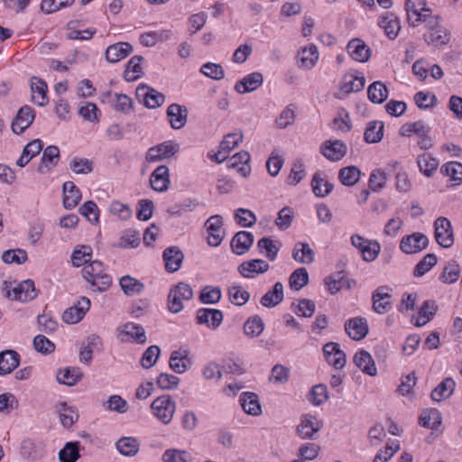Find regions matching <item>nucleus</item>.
I'll use <instances>...</instances> for the list:
<instances>
[{
    "mask_svg": "<svg viewBox=\"0 0 462 462\" xmlns=\"http://www.w3.org/2000/svg\"><path fill=\"white\" fill-rule=\"evenodd\" d=\"M194 291L191 286L186 282H180L173 285L168 295V309L171 313L177 314L184 309L183 301L190 300Z\"/></svg>",
    "mask_w": 462,
    "mask_h": 462,
    "instance_id": "nucleus-3",
    "label": "nucleus"
},
{
    "mask_svg": "<svg viewBox=\"0 0 462 462\" xmlns=\"http://www.w3.org/2000/svg\"><path fill=\"white\" fill-rule=\"evenodd\" d=\"M361 171L356 166L342 168L338 172V179L345 186H354L360 179Z\"/></svg>",
    "mask_w": 462,
    "mask_h": 462,
    "instance_id": "nucleus-52",
    "label": "nucleus"
},
{
    "mask_svg": "<svg viewBox=\"0 0 462 462\" xmlns=\"http://www.w3.org/2000/svg\"><path fill=\"white\" fill-rule=\"evenodd\" d=\"M92 249L88 245H79L75 248L71 255V261L74 266L79 267L88 264L91 260Z\"/></svg>",
    "mask_w": 462,
    "mask_h": 462,
    "instance_id": "nucleus-55",
    "label": "nucleus"
},
{
    "mask_svg": "<svg viewBox=\"0 0 462 462\" xmlns=\"http://www.w3.org/2000/svg\"><path fill=\"white\" fill-rule=\"evenodd\" d=\"M419 420L420 426L432 430H438L441 424L440 412L436 409L424 411Z\"/></svg>",
    "mask_w": 462,
    "mask_h": 462,
    "instance_id": "nucleus-50",
    "label": "nucleus"
},
{
    "mask_svg": "<svg viewBox=\"0 0 462 462\" xmlns=\"http://www.w3.org/2000/svg\"><path fill=\"white\" fill-rule=\"evenodd\" d=\"M460 274V266L455 261L448 263L440 275V280L445 283L456 282Z\"/></svg>",
    "mask_w": 462,
    "mask_h": 462,
    "instance_id": "nucleus-64",
    "label": "nucleus"
},
{
    "mask_svg": "<svg viewBox=\"0 0 462 462\" xmlns=\"http://www.w3.org/2000/svg\"><path fill=\"white\" fill-rule=\"evenodd\" d=\"M119 285L127 296L140 294L144 290L143 283L130 275L121 277Z\"/></svg>",
    "mask_w": 462,
    "mask_h": 462,
    "instance_id": "nucleus-43",
    "label": "nucleus"
},
{
    "mask_svg": "<svg viewBox=\"0 0 462 462\" xmlns=\"http://www.w3.org/2000/svg\"><path fill=\"white\" fill-rule=\"evenodd\" d=\"M136 97L150 109L161 106L165 101V96L146 85H140L136 89Z\"/></svg>",
    "mask_w": 462,
    "mask_h": 462,
    "instance_id": "nucleus-11",
    "label": "nucleus"
},
{
    "mask_svg": "<svg viewBox=\"0 0 462 462\" xmlns=\"http://www.w3.org/2000/svg\"><path fill=\"white\" fill-rule=\"evenodd\" d=\"M270 268L268 263L262 259H253L243 262L237 268L238 273L245 278H253L254 274L266 273Z\"/></svg>",
    "mask_w": 462,
    "mask_h": 462,
    "instance_id": "nucleus-22",
    "label": "nucleus"
},
{
    "mask_svg": "<svg viewBox=\"0 0 462 462\" xmlns=\"http://www.w3.org/2000/svg\"><path fill=\"white\" fill-rule=\"evenodd\" d=\"M438 263V258L435 254H426L415 266L413 275L415 277L423 276Z\"/></svg>",
    "mask_w": 462,
    "mask_h": 462,
    "instance_id": "nucleus-60",
    "label": "nucleus"
},
{
    "mask_svg": "<svg viewBox=\"0 0 462 462\" xmlns=\"http://www.w3.org/2000/svg\"><path fill=\"white\" fill-rule=\"evenodd\" d=\"M83 377V373L79 367H67L60 369L57 374V380L60 383L73 386Z\"/></svg>",
    "mask_w": 462,
    "mask_h": 462,
    "instance_id": "nucleus-38",
    "label": "nucleus"
},
{
    "mask_svg": "<svg viewBox=\"0 0 462 462\" xmlns=\"http://www.w3.org/2000/svg\"><path fill=\"white\" fill-rule=\"evenodd\" d=\"M254 243V236L251 232L239 231L231 240V248L234 254L243 255L249 251Z\"/></svg>",
    "mask_w": 462,
    "mask_h": 462,
    "instance_id": "nucleus-24",
    "label": "nucleus"
},
{
    "mask_svg": "<svg viewBox=\"0 0 462 462\" xmlns=\"http://www.w3.org/2000/svg\"><path fill=\"white\" fill-rule=\"evenodd\" d=\"M417 163L420 171H422L427 177H430L439 166V161L436 158L431 157L430 154L418 156Z\"/></svg>",
    "mask_w": 462,
    "mask_h": 462,
    "instance_id": "nucleus-59",
    "label": "nucleus"
},
{
    "mask_svg": "<svg viewBox=\"0 0 462 462\" xmlns=\"http://www.w3.org/2000/svg\"><path fill=\"white\" fill-rule=\"evenodd\" d=\"M31 89L33 102L39 106H44L48 103L46 82L38 77H32Z\"/></svg>",
    "mask_w": 462,
    "mask_h": 462,
    "instance_id": "nucleus-32",
    "label": "nucleus"
},
{
    "mask_svg": "<svg viewBox=\"0 0 462 462\" xmlns=\"http://www.w3.org/2000/svg\"><path fill=\"white\" fill-rule=\"evenodd\" d=\"M437 310L438 306L436 305V302L434 300H425L419 310L418 317L416 318L414 325L416 327H422L426 325L433 319Z\"/></svg>",
    "mask_w": 462,
    "mask_h": 462,
    "instance_id": "nucleus-36",
    "label": "nucleus"
},
{
    "mask_svg": "<svg viewBox=\"0 0 462 462\" xmlns=\"http://www.w3.org/2000/svg\"><path fill=\"white\" fill-rule=\"evenodd\" d=\"M250 154L245 151H241L236 153L227 161L229 168L236 169L237 171L243 176L247 177L251 172L249 165Z\"/></svg>",
    "mask_w": 462,
    "mask_h": 462,
    "instance_id": "nucleus-29",
    "label": "nucleus"
},
{
    "mask_svg": "<svg viewBox=\"0 0 462 462\" xmlns=\"http://www.w3.org/2000/svg\"><path fill=\"white\" fill-rule=\"evenodd\" d=\"M240 403L244 411L249 415L258 416L262 413L259 397L254 393H243L240 396Z\"/></svg>",
    "mask_w": 462,
    "mask_h": 462,
    "instance_id": "nucleus-30",
    "label": "nucleus"
},
{
    "mask_svg": "<svg viewBox=\"0 0 462 462\" xmlns=\"http://www.w3.org/2000/svg\"><path fill=\"white\" fill-rule=\"evenodd\" d=\"M311 187L313 193L319 198H324L327 195H328L332 189H333V184L325 181L323 178H321L319 172H316L313 175L312 180H311Z\"/></svg>",
    "mask_w": 462,
    "mask_h": 462,
    "instance_id": "nucleus-53",
    "label": "nucleus"
},
{
    "mask_svg": "<svg viewBox=\"0 0 462 462\" xmlns=\"http://www.w3.org/2000/svg\"><path fill=\"white\" fill-rule=\"evenodd\" d=\"M150 184L155 191H166L170 184L169 168L166 165L158 166L150 176Z\"/></svg>",
    "mask_w": 462,
    "mask_h": 462,
    "instance_id": "nucleus-21",
    "label": "nucleus"
},
{
    "mask_svg": "<svg viewBox=\"0 0 462 462\" xmlns=\"http://www.w3.org/2000/svg\"><path fill=\"white\" fill-rule=\"evenodd\" d=\"M378 24L384 30L385 34L391 40L395 39L401 30L399 18L393 13H386L381 16Z\"/></svg>",
    "mask_w": 462,
    "mask_h": 462,
    "instance_id": "nucleus-27",
    "label": "nucleus"
},
{
    "mask_svg": "<svg viewBox=\"0 0 462 462\" xmlns=\"http://www.w3.org/2000/svg\"><path fill=\"white\" fill-rule=\"evenodd\" d=\"M79 441L67 442L59 452L60 462H76L79 457Z\"/></svg>",
    "mask_w": 462,
    "mask_h": 462,
    "instance_id": "nucleus-47",
    "label": "nucleus"
},
{
    "mask_svg": "<svg viewBox=\"0 0 462 462\" xmlns=\"http://www.w3.org/2000/svg\"><path fill=\"white\" fill-rule=\"evenodd\" d=\"M368 98L374 104H383L388 97V89L381 81L372 83L367 89Z\"/></svg>",
    "mask_w": 462,
    "mask_h": 462,
    "instance_id": "nucleus-46",
    "label": "nucleus"
},
{
    "mask_svg": "<svg viewBox=\"0 0 462 462\" xmlns=\"http://www.w3.org/2000/svg\"><path fill=\"white\" fill-rule=\"evenodd\" d=\"M405 10L409 23L416 27L420 23H424L427 18H431V9L426 7L425 0H406Z\"/></svg>",
    "mask_w": 462,
    "mask_h": 462,
    "instance_id": "nucleus-5",
    "label": "nucleus"
},
{
    "mask_svg": "<svg viewBox=\"0 0 462 462\" xmlns=\"http://www.w3.org/2000/svg\"><path fill=\"white\" fill-rule=\"evenodd\" d=\"M393 289L379 286L372 294L373 310L378 314H384L392 309Z\"/></svg>",
    "mask_w": 462,
    "mask_h": 462,
    "instance_id": "nucleus-9",
    "label": "nucleus"
},
{
    "mask_svg": "<svg viewBox=\"0 0 462 462\" xmlns=\"http://www.w3.org/2000/svg\"><path fill=\"white\" fill-rule=\"evenodd\" d=\"M79 212L92 224H97L99 221V209L92 200H88L81 205Z\"/></svg>",
    "mask_w": 462,
    "mask_h": 462,
    "instance_id": "nucleus-63",
    "label": "nucleus"
},
{
    "mask_svg": "<svg viewBox=\"0 0 462 462\" xmlns=\"http://www.w3.org/2000/svg\"><path fill=\"white\" fill-rule=\"evenodd\" d=\"M299 66L303 69H312L318 60H319V52L318 48L314 44H310L309 47L302 48L299 53Z\"/></svg>",
    "mask_w": 462,
    "mask_h": 462,
    "instance_id": "nucleus-35",
    "label": "nucleus"
},
{
    "mask_svg": "<svg viewBox=\"0 0 462 462\" xmlns=\"http://www.w3.org/2000/svg\"><path fill=\"white\" fill-rule=\"evenodd\" d=\"M435 239L437 243L444 247L449 248L454 244V236L451 224L446 217H438L434 222Z\"/></svg>",
    "mask_w": 462,
    "mask_h": 462,
    "instance_id": "nucleus-8",
    "label": "nucleus"
},
{
    "mask_svg": "<svg viewBox=\"0 0 462 462\" xmlns=\"http://www.w3.org/2000/svg\"><path fill=\"white\" fill-rule=\"evenodd\" d=\"M57 412L60 415V423L66 427H71L78 420L79 415L75 409L68 406L66 402H60L56 406Z\"/></svg>",
    "mask_w": 462,
    "mask_h": 462,
    "instance_id": "nucleus-44",
    "label": "nucleus"
},
{
    "mask_svg": "<svg viewBox=\"0 0 462 462\" xmlns=\"http://www.w3.org/2000/svg\"><path fill=\"white\" fill-rule=\"evenodd\" d=\"M428 245V237L422 233L416 232L402 238L400 249L405 254H411L421 252Z\"/></svg>",
    "mask_w": 462,
    "mask_h": 462,
    "instance_id": "nucleus-10",
    "label": "nucleus"
},
{
    "mask_svg": "<svg viewBox=\"0 0 462 462\" xmlns=\"http://www.w3.org/2000/svg\"><path fill=\"white\" fill-rule=\"evenodd\" d=\"M143 60V57L139 55H135L131 58V60L127 62L126 69L124 71V79L127 81H134L142 73L141 62Z\"/></svg>",
    "mask_w": 462,
    "mask_h": 462,
    "instance_id": "nucleus-51",
    "label": "nucleus"
},
{
    "mask_svg": "<svg viewBox=\"0 0 462 462\" xmlns=\"http://www.w3.org/2000/svg\"><path fill=\"white\" fill-rule=\"evenodd\" d=\"M284 298L283 285L282 282H277L262 298L261 304L265 308H273L280 304Z\"/></svg>",
    "mask_w": 462,
    "mask_h": 462,
    "instance_id": "nucleus-34",
    "label": "nucleus"
},
{
    "mask_svg": "<svg viewBox=\"0 0 462 462\" xmlns=\"http://www.w3.org/2000/svg\"><path fill=\"white\" fill-rule=\"evenodd\" d=\"M14 282L5 281L2 286L4 296L9 300H15L21 302H28L37 297V292L32 280H25L15 286Z\"/></svg>",
    "mask_w": 462,
    "mask_h": 462,
    "instance_id": "nucleus-2",
    "label": "nucleus"
},
{
    "mask_svg": "<svg viewBox=\"0 0 462 462\" xmlns=\"http://www.w3.org/2000/svg\"><path fill=\"white\" fill-rule=\"evenodd\" d=\"M166 114L173 129H181L187 123L188 109L184 106L171 104L168 106Z\"/></svg>",
    "mask_w": 462,
    "mask_h": 462,
    "instance_id": "nucleus-23",
    "label": "nucleus"
},
{
    "mask_svg": "<svg viewBox=\"0 0 462 462\" xmlns=\"http://www.w3.org/2000/svg\"><path fill=\"white\" fill-rule=\"evenodd\" d=\"M180 151V145L172 141L163 142L151 147L145 156L148 162H156L171 159Z\"/></svg>",
    "mask_w": 462,
    "mask_h": 462,
    "instance_id": "nucleus-6",
    "label": "nucleus"
},
{
    "mask_svg": "<svg viewBox=\"0 0 462 462\" xmlns=\"http://www.w3.org/2000/svg\"><path fill=\"white\" fill-rule=\"evenodd\" d=\"M134 51L129 42H117L108 46L106 50V59L111 63H116L130 55Z\"/></svg>",
    "mask_w": 462,
    "mask_h": 462,
    "instance_id": "nucleus-25",
    "label": "nucleus"
},
{
    "mask_svg": "<svg viewBox=\"0 0 462 462\" xmlns=\"http://www.w3.org/2000/svg\"><path fill=\"white\" fill-rule=\"evenodd\" d=\"M347 147L345 143L339 140L326 141L320 147V152L328 160L337 162L341 160L346 153Z\"/></svg>",
    "mask_w": 462,
    "mask_h": 462,
    "instance_id": "nucleus-16",
    "label": "nucleus"
},
{
    "mask_svg": "<svg viewBox=\"0 0 462 462\" xmlns=\"http://www.w3.org/2000/svg\"><path fill=\"white\" fill-rule=\"evenodd\" d=\"M118 452L126 457H132L138 453L140 445L136 439L122 437L116 443Z\"/></svg>",
    "mask_w": 462,
    "mask_h": 462,
    "instance_id": "nucleus-45",
    "label": "nucleus"
},
{
    "mask_svg": "<svg viewBox=\"0 0 462 462\" xmlns=\"http://www.w3.org/2000/svg\"><path fill=\"white\" fill-rule=\"evenodd\" d=\"M223 318L222 311L217 309H199L196 315L198 324H206L213 329L221 325Z\"/></svg>",
    "mask_w": 462,
    "mask_h": 462,
    "instance_id": "nucleus-20",
    "label": "nucleus"
},
{
    "mask_svg": "<svg viewBox=\"0 0 462 462\" xmlns=\"http://www.w3.org/2000/svg\"><path fill=\"white\" fill-rule=\"evenodd\" d=\"M263 329L264 323L262 318L258 315L249 318L244 325L245 334L250 337H256L260 336Z\"/></svg>",
    "mask_w": 462,
    "mask_h": 462,
    "instance_id": "nucleus-54",
    "label": "nucleus"
},
{
    "mask_svg": "<svg viewBox=\"0 0 462 462\" xmlns=\"http://www.w3.org/2000/svg\"><path fill=\"white\" fill-rule=\"evenodd\" d=\"M345 330L350 338L359 341L366 337L369 328L365 318L356 317L346 321Z\"/></svg>",
    "mask_w": 462,
    "mask_h": 462,
    "instance_id": "nucleus-14",
    "label": "nucleus"
},
{
    "mask_svg": "<svg viewBox=\"0 0 462 462\" xmlns=\"http://www.w3.org/2000/svg\"><path fill=\"white\" fill-rule=\"evenodd\" d=\"M223 226L222 217L219 215H214L210 217L205 223V226L208 233V243L211 246H218L223 236H221V229Z\"/></svg>",
    "mask_w": 462,
    "mask_h": 462,
    "instance_id": "nucleus-18",
    "label": "nucleus"
},
{
    "mask_svg": "<svg viewBox=\"0 0 462 462\" xmlns=\"http://www.w3.org/2000/svg\"><path fill=\"white\" fill-rule=\"evenodd\" d=\"M346 51L349 56L358 62H366L372 53L371 49L359 38L352 39L346 45Z\"/></svg>",
    "mask_w": 462,
    "mask_h": 462,
    "instance_id": "nucleus-17",
    "label": "nucleus"
},
{
    "mask_svg": "<svg viewBox=\"0 0 462 462\" xmlns=\"http://www.w3.org/2000/svg\"><path fill=\"white\" fill-rule=\"evenodd\" d=\"M351 244L353 246L359 249L363 255V260L365 262H373L375 260L381 250L378 242L365 240L359 235H353L351 236Z\"/></svg>",
    "mask_w": 462,
    "mask_h": 462,
    "instance_id": "nucleus-7",
    "label": "nucleus"
},
{
    "mask_svg": "<svg viewBox=\"0 0 462 462\" xmlns=\"http://www.w3.org/2000/svg\"><path fill=\"white\" fill-rule=\"evenodd\" d=\"M90 308V300L87 297H81L78 303L68 308L62 314V319L67 324H76L79 322Z\"/></svg>",
    "mask_w": 462,
    "mask_h": 462,
    "instance_id": "nucleus-12",
    "label": "nucleus"
},
{
    "mask_svg": "<svg viewBox=\"0 0 462 462\" xmlns=\"http://www.w3.org/2000/svg\"><path fill=\"white\" fill-rule=\"evenodd\" d=\"M455 387V381L447 377L431 392L430 397L434 402L446 400L453 393Z\"/></svg>",
    "mask_w": 462,
    "mask_h": 462,
    "instance_id": "nucleus-37",
    "label": "nucleus"
},
{
    "mask_svg": "<svg viewBox=\"0 0 462 462\" xmlns=\"http://www.w3.org/2000/svg\"><path fill=\"white\" fill-rule=\"evenodd\" d=\"M152 414L164 425H168L176 412V402L168 394L157 397L151 404Z\"/></svg>",
    "mask_w": 462,
    "mask_h": 462,
    "instance_id": "nucleus-4",
    "label": "nucleus"
},
{
    "mask_svg": "<svg viewBox=\"0 0 462 462\" xmlns=\"http://www.w3.org/2000/svg\"><path fill=\"white\" fill-rule=\"evenodd\" d=\"M263 81V74L260 72H253L235 85V90L240 94L249 93L256 90Z\"/></svg>",
    "mask_w": 462,
    "mask_h": 462,
    "instance_id": "nucleus-26",
    "label": "nucleus"
},
{
    "mask_svg": "<svg viewBox=\"0 0 462 462\" xmlns=\"http://www.w3.org/2000/svg\"><path fill=\"white\" fill-rule=\"evenodd\" d=\"M322 428V422L315 416L305 414L300 419V423L297 426V432L301 439H312Z\"/></svg>",
    "mask_w": 462,
    "mask_h": 462,
    "instance_id": "nucleus-13",
    "label": "nucleus"
},
{
    "mask_svg": "<svg viewBox=\"0 0 462 462\" xmlns=\"http://www.w3.org/2000/svg\"><path fill=\"white\" fill-rule=\"evenodd\" d=\"M122 332L127 336H130L139 344H144L147 340L145 330L141 325L126 323L123 326Z\"/></svg>",
    "mask_w": 462,
    "mask_h": 462,
    "instance_id": "nucleus-61",
    "label": "nucleus"
},
{
    "mask_svg": "<svg viewBox=\"0 0 462 462\" xmlns=\"http://www.w3.org/2000/svg\"><path fill=\"white\" fill-rule=\"evenodd\" d=\"M107 97L109 104L113 106L115 110L124 114H127L130 112L133 106V100L127 95L107 93Z\"/></svg>",
    "mask_w": 462,
    "mask_h": 462,
    "instance_id": "nucleus-41",
    "label": "nucleus"
},
{
    "mask_svg": "<svg viewBox=\"0 0 462 462\" xmlns=\"http://www.w3.org/2000/svg\"><path fill=\"white\" fill-rule=\"evenodd\" d=\"M365 83V80L364 77H356L353 75L346 76L340 89L346 94L359 92L364 88Z\"/></svg>",
    "mask_w": 462,
    "mask_h": 462,
    "instance_id": "nucleus-56",
    "label": "nucleus"
},
{
    "mask_svg": "<svg viewBox=\"0 0 462 462\" xmlns=\"http://www.w3.org/2000/svg\"><path fill=\"white\" fill-rule=\"evenodd\" d=\"M20 363V356L14 350L0 352V375L11 374Z\"/></svg>",
    "mask_w": 462,
    "mask_h": 462,
    "instance_id": "nucleus-28",
    "label": "nucleus"
},
{
    "mask_svg": "<svg viewBox=\"0 0 462 462\" xmlns=\"http://www.w3.org/2000/svg\"><path fill=\"white\" fill-rule=\"evenodd\" d=\"M314 251L310 248L307 243L299 242L294 245L292 251V257L295 261L310 264L314 261Z\"/></svg>",
    "mask_w": 462,
    "mask_h": 462,
    "instance_id": "nucleus-40",
    "label": "nucleus"
},
{
    "mask_svg": "<svg viewBox=\"0 0 462 462\" xmlns=\"http://www.w3.org/2000/svg\"><path fill=\"white\" fill-rule=\"evenodd\" d=\"M443 175L450 178L455 185L462 183V163L458 162H449L443 164L440 168Z\"/></svg>",
    "mask_w": 462,
    "mask_h": 462,
    "instance_id": "nucleus-48",
    "label": "nucleus"
},
{
    "mask_svg": "<svg viewBox=\"0 0 462 462\" xmlns=\"http://www.w3.org/2000/svg\"><path fill=\"white\" fill-rule=\"evenodd\" d=\"M162 258L165 263L166 271L173 273L181 267L184 254L178 246H170L163 251Z\"/></svg>",
    "mask_w": 462,
    "mask_h": 462,
    "instance_id": "nucleus-19",
    "label": "nucleus"
},
{
    "mask_svg": "<svg viewBox=\"0 0 462 462\" xmlns=\"http://www.w3.org/2000/svg\"><path fill=\"white\" fill-rule=\"evenodd\" d=\"M309 282V273L304 267L296 269L289 278L290 287L292 290L300 291Z\"/></svg>",
    "mask_w": 462,
    "mask_h": 462,
    "instance_id": "nucleus-58",
    "label": "nucleus"
},
{
    "mask_svg": "<svg viewBox=\"0 0 462 462\" xmlns=\"http://www.w3.org/2000/svg\"><path fill=\"white\" fill-rule=\"evenodd\" d=\"M81 273L87 282L94 281L93 279H97L101 273H104L103 263L98 260L90 261L84 265Z\"/></svg>",
    "mask_w": 462,
    "mask_h": 462,
    "instance_id": "nucleus-62",
    "label": "nucleus"
},
{
    "mask_svg": "<svg viewBox=\"0 0 462 462\" xmlns=\"http://www.w3.org/2000/svg\"><path fill=\"white\" fill-rule=\"evenodd\" d=\"M354 363L365 374L374 376L377 374V369L372 356L365 350H360L356 353L354 356Z\"/></svg>",
    "mask_w": 462,
    "mask_h": 462,
    "instance_id": "nucleus-33",
    "label": "nucleus"
},
{
    "mask_svg": "<svg viewBox=\"0 0 462 462\" xmlns=\"http://www.w3.org/2000/svg\"><path fill=\"white\" fill-rule=\"evenodd\" d=\"M21 454L23 457L34 461L42 457L43 448L40 443L27 439L21 443Z\"/></svg>",
    "mask_w": 462,
    "mask_h": 462,
    "instance_id": "nucleus-42",
    "label": "nucleus"
},
{
    "mask_svg": "<svg viewBox=\"0 0 462 462\" xmlns=\"http://www.w3.org/2000/svg\"><path fill=\"white\" fill-rule=\"evenodd\" d=\"M35 114L29 106L21 107L12 123V130L15 134L23 133L33 122Z\"/></svg>",
    "mask_w": 462,
    "mask_h": 462,
    "instance_id": "nucleus-15",
    "label": "nucleus"
},
{
    "mask_svg": "<svg viewBox=\"0 0 462 462\" xmlns=\"http://www.w3.org/2000/svg\"><path fill=\"white\" fill-rule=\"evenodd\" d=\"M384 125L382 121H371L367 124L364 139L367 143H377L383 137Z\"/></svg>",
    "mask_w": 462,
    "mask_h": 462,
    "instance_id": "nucleus-39",
    "label": "nucleus"
},
{
    "mask_svg": "<svg viewBox=\"0 0 462 462\" xmlns=\"http://www.w3.org/2000/svg\"><path fill=\"white\" fill-rule=\"evenodd\" d=\"M440 22V15H433L424 20L427 32L423 35V39L427 44L436 48L447 45L450 41V32Z\"/></svg>",
    "mask_w": 462,
    "mask_h": 462,
    "instance_id": "nucleus-1",
    "label": "nucleus"
},
{
    "mask_svg": "<svg viewBox=\"0 0 462 462\" xmlns=\"http://www.w3.org/2000/svg\"><path fill=\"white\" fill-rule=\"evenodd\" d=\"M326 284L328 291L335 294L343 288H351V281L345 277V274L341 272L332 274L330 277L326 279Z\"/></svg>",
    "mask_w": 462,
    "mask_h": 462,
    "instance_id": "nucleus-49",
    "label": "nucleus"
},
{
    "mask_svg": "<svg viewBox=\"0 0 462 462\" xmlns=\"http://www.w3.org/2000/svg\"><path fill=\"white\" fill-rule=\"evenodd\" d=\"M63 206L66 209H72L81 199V192L72 181H66L62 187Z\"/></svg>",
    "mask_w": 462,
    "mask_h": 462,
    "instance_id": "nucleus-31",
    "label": "nucleus"
},
{
    "mask_svg": "<svg viewBox=\"0 0 462 462\" xmlns=\"http://www.w3.org/2000/svg\"><path fill=\"white\" fill-rule=\"evenodd\" d=\"M230 301L236 306H244L250 299V293L241 285H232L228 288Z\"/></svg>",
    "mask_w": 462,
    "mask_h": 462,
    "instance_id": "nucleus-57",
    "label": "nucleus"
}]
</instances>
